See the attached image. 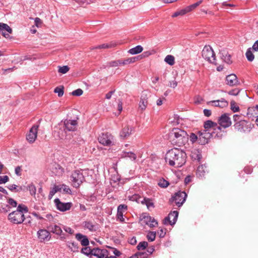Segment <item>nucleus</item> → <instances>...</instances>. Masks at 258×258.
I'll use <instances>...</instances> for the list:
<instances>
[{
  "instance_id": "1",
  "label": "nucleus",
  "mask_w": 258,
  "mask_h": 258,
  "mask_svg": "<svg viewBox=\"0 0 258 258\" xmlns=\"http://www.w3.org/2000/svg\"><path fill=\"white\" fill-rule=\"evenodd\" d=\"M165 159L169 165L180 167L186 162V154L183 150L175 148L166 153Z\"/></svg>"
},
{
  "instance_id": "2",
  "label": "nucleus",
  "mask_w": 258,
  "mask_h": 258,
  "mask_svg": "<svg viewBox=\"0 0 258 258\" xmlns=\"http://www.w3.org/2000/svg\"><path fill=\"white\" fill-rule=\"evenodd\" d=\"M169 136L172 144L179 147L185 145L189 139L186 132L179 128H173Z\"/></svg>"
},
{
  "instance_id": "3",
  "label": "nucleus",
  "mask_w": 258,
  "mask_h": 258,
  "mask_svg": "<svg viewBox=\"0 0 258 258\" xmlns=\"http://www.w3.org/2000/svg\"><path fill=\"white\" fill-rule=\"evenodd\" d=\"M28 212V207L24 204H19L16 210L11 212L8 216L10 222L14 224L22 223L25 219L24 214Z\"/></svg>"
},
{
  "instance_id": "4",
  "label": "nucleus",
  "mask_w": 258,
  "mask_h": 258,
  "mask_svg": "<svg viewBox=\"0 0 258 258\" xmlns=\"http://www.w3.org/2000/svg\"><path fill=\"white\" fill-rule=\"evenodd\" d=\"M204 131L214 132L216 134V136H218L219 137H222L223 135V133L220 126H219L216 122H214L212 120H208L205 121L204 122Z\"/></svg>"
},
{
  "instance_id": "5",
  "label": "nucleus",
  "mask_w": 258,
  "mask_h": 258,
  "mask_svg": "<svg viewBox=\"0 0 258 258\" xmlns=\"http://www.w3.org/2000/svg\"><path fill=\"white\" fill-rule=\"evenodd\" d=\"M199 138L198 142L199 144L201 145H205L207 144L209 140L211 138L221 139L222 137H219L218 136H216V134L214 132H210L206 131H201L198 132Z\"/></svg>"
},
{
  "instance_id": "6",
  "label": "nucleus",
  "mask_w": 258,
  "mask_h": 258,
  "mask_svg": "<svg viewBox=\"0 0 258 258\" xmlns=\"http://www.w3.org/2000/svg\"><path fill=\"white\" fill-rule=\"evenodd\" d=\"M202 53L203 57L205 60L210 63H213L215 65L217 64L216 62L215 54L211 46L206 45L204 47Z\"/></svg>"
},
{
  "instance_id": "7",
  "label": "nucleus",
  "mask_w": 258,
  "mask_h": 258,
  "mask_svg": "<svg viewBox=\"0 0 258 258\" xmlns=\"http://www.w3.org/2000/svg\"><path fill=\"white\" fill-rule=\"evenodd\" d=\"M71 180L74 187L76 188L79 187L85 180L82 171L81 170L74 171L71 175Z\"/></svg>"
},
{
  "instance_id": "8",
  "label": "nucleus",
  "mask_w": 258,
  "mask_h": 258,
  "mask_svg": "<svg viewBox=\"0 0 258 258\" xmlns=\"http://www.w3.org/2000/svg\"><path fill=\"white\" fill-rule=\"evenodd\" d=\"M186 197L187 195L185 192L179 191L171 197L169 200V202H174L177 206L180 207L185 202Z\"/></svg>"
},
{
  "instance_id": "9",
  "label": "nucleus",
  "mask_w": 258,
  "mask_h": 258,
  "mask_svg": "<svg viewBox=\"0 0 258 258\" xmlns=\"http://www.w3.org/2000/svg\"><path fill=\"white\" fill-rule=\"evenodd\" d=\"M235 128L241 133H248L253 125L245 120H241L234 124Z\"/></svg>"
},
{
  "instance_id": "10",
  "label": "nucleus",
  "mask_w": 258,
  "mask_h": 258,
  "mask_svg": "<svg viewBox=\"0 0 258 258\" xmlns=\"http://www.w3.org/2000/svg\"><path fill=\"white\" fill-rule=\"evenodd\" d=\"M142 224L149 226L150 228L156 227L158 222L156 220L147 213H143L140 217Z\"/></svg>"
},
{
  "instance_id": "11",
  "label": "nucleus",
  "mask_w": 258,
  "mask_h": 258,
  "mask_svg": "<svg viewBox=\"0 0 258 258\" xmlns=\"http://www.w3.org/2000/svg\"><path fill=\"white\" fill-rule=\"evenodd\" d=\"M150 96V92L147 91H144L142 92L139 103V108L142 112L144 111L147 108L148 104V99Z\"/></svg>"
},
{
  "instance_id": "12",
  "label": "nucleus",
  "mask_w": 258,
  "mask_h": 258,
  "mask_svg": "<svg viewBox=\"0 0 258 258\" xmlns=\"http://www.w3.org/2000/svg\"><path fill=\"white\" fill-rule=\"evenodd\" d=\"M98 141L104 146H110L113 145V137L109 133H103L98 138Z\"/></svg>"
},
{
  "instance_id": "13",
  "label": "nucleus",
  "mask_w": 258,
  "mask_h": 258,
  "mask_svg": "<svg viewBox=\"0 0 258 258\" xmlns=\"http://www.w3.org/2000/svg\"><path fill=\"white\" fill-rule=\"evenodd\" d=\"M92 254L97 258H117L113 256H108V249L94 248L92 249Z\"/></svg>"
},
{
  "instance_id": "14",
  "label": "nucleus",
  "mask_w": 258,
  "mask_h": 258,
  "mask_svg": "<svg viewBox=\"0 0 258 258\" xmlns=\"http://www.w3.org/2000/svg\"><path fill=\"white\" fill-rule=\"evenodd\" d=\"M39 125H34L26 135V139L30 143H33L36 140L37 137Z\"/></svg>"
},
{
  "instance_id": "15",
  "label": "nucleus",
  "mask_w": 258,
  "mask_h": 258,
  "mask_svg": "<svg viewBox=\"0 0 258 258\" xmlns=\"http://www.w3.org/2000/svg\"><path fill=\"white\" fill-rule=\"evenodd\" d=\"M219 126L224 128L229 127L231 125V121L230 118L229 117L228 114L224 113L220 116L218 120Z\"/></svg>"
},
{
  "instance_id": "16",
  "label": "nucleus",
  "mask_w": 258,
  "mask_h": 258,
  "mask_svg": "<svg viewBox=\"0 0 258 258\" xmlns=\"http://www.w3.org/2000/svg\"><path fill=\"white\" fill-rule=\"evenodd\" d=\"M54 203L56 209L61 212H64L69 210L72 206V203H62L58 198H56L54 200Z\"/></svg>"
},
{
  "instance_id": "17",
  "label": "nucleus",
  "mask_w": 258,
  "mask_h": 258,
  "mask_svg": "<svg viewBox=\"0 0 258 258\" xmlns=\"http://www.w3.org/2000/svg\"><path fill=\"white\" fill-rule=\"evenodd\" d=\"M178 216V212L177 211L171 212L168 216L165 218L163 223L165 225L170 224L173 225L175 224Z\"/></svg>"
},
{
  "instance_id": "18",
  "label": "nucleus",
  "mask_w": 258,
  "mask_h": 258,
  "mask_svg": "<svg viewBox=\"0 0 258 258\" xmlns=\"http://www.w3.org/2000/svg\"><path fill=\"white\" fill-rule=\"evenodd\" d=\"M53 136L57 139H63L66 136V131L62 124H59L54 127Z\"/></svg>"
},
{
  "instance_id": "19",
  "label": "nucleus",
  "mask_w": 258,
  "mask_h": 258,
  "mask_svg": "<svg viewBox=\"0 0 258 258\" xmlns=\"http://www.w3.org/2000/svg\"><path fill=\"white\" fill-rule=\"evenodd\" d=\"M37 235L40 242L48 241L51 238L49 230L40 229L37 232Z\"/></svg>"
},
{
  "instance_id": "20",
  "label": "nucleus",
  "mask_w": 258,
  "mask_h": 258,
  "mask_svg": "<svg viewBox=\"0 0 258 258\" xmlns=\"http://www.w3.org/2000/svg\"><path fill=\"white\" fill-rule=\"evenodd\" d=\"M77 123L76 120H65L62 125L66 131H74L77 129Z\"/></svg>"
},
{
  "instance_id": "21",
  "label": "nucleus",
  "mask_w": 258,
  "mask_h": 258,
  "mask_svg": "<svg viewBox=\"0 0 258 258\" xmlns=\"http://www.w3.org/2000/svg\"><path fill=\"white\" fill-rule=\"evenodd\" d=\"M134 132V128L132 126H125L120 132V137L123 139H126Z\"/></svg>"
},
{
  "instance_id": "22",
  "label": "nucleus",
  "mask_w": 258,
  "mask_h": 258,
  "mask_svg": "<svg viewBox=\"0 0 258 258\" xmlns=\"http://www.w3.org/2000/svg\"><path fill=\"white\" fill-rule=\"evenodd\" d=\"M208 105H211L213 106L219 107L220 108H224L227 107L228 105V102L225 99L221 98L220 100H213L208 102Z\"/></svg>"
},
{
  "instance_id": "23",
  "label": "nucleus",
  "mask_w": 258,
  "mask_h": 258,
  "mask_svg": "<svg viewBox=\"0 0 258 258\" xmlns=\"http://www.w3.org/2000/svg\"><path fill=\"white\" fill-rule=\"evenodd\" d=\"M12 33V29L7 24L0 23V33L6 38H8Z\"/></svg>"
},
{
  "instance_id": "24",
  "label": "nucleus",
  "mask_w": 258,
  "mask_h": 258,
  "mask_svg": "<svg viewBox=\"0 0 258 258\" xmlns=\"http://www.w3.org/2000/svg\"><path fill=\"white\" fill-rule=\"evenodd\" d=\"M226 84L230 86H236L239 84L237 76L233 74L228 75L226 78Z\"/></svg>"
},
{
  "instance_id": "25",
  "label": "nucleus",
  "mask_w": 258,
  "mask_h": 258,
  "mask_svg": "<svg viewBox=\"0 0 258 258\" xmlns=\"http://www.w3.org/2000/svg\"><path fill=\"white\" fill-rule=\"evenodd\" d=\"M220 54V57L223 61L228 64L232 63L231 56L226 50H221Z\"/></svg>"
},
{
  "instance_id": "26",
  "label": "nucleus",
  "mask_w": 258,
  "mask_h": 258,
  "mask_svg": "<svg viewBox=\"0 0 258 258\" xmlns=\"http://www.w3.org/2000/svg\"><path fill=\"white\" fill-rule=\"evenodd\" d=\"M47 229L49 230V231L53 233H54L57 235H61L62 233V231L61 227L57 225L53 224H50L47 227Z\"/></svg>"
},
{
  "instance_id": "27",
  "label": "nucleus",
  "mask_w": 258,
  "mask_h": 258,
  "mask_svg": "<svg viewBox=\"0 0 258 258\" xmlns=\"http://www.w3.org/2000/svg\"><path fill=\"white\" fill-rule=\"evenodd\" d=\"M208 170L206 164H202L198 166L197 170V175L200 178L205 177L206 173L208 172Z\"/></svg>"
},
{
  "instance_id": "28",
  "label": "nucleus",
  "mask_w": 258,
  "mask_h": 258,
  "mask_svg": "<svg viewBox=\"0 0 258 258\" xmlns=\"http://www.w3.org/2000/svg\"><path fill=\"white\" fill-rule=\"evenodd\" d=\"M75 237L77 240L80 241L82 245L86 246L89 244V239L86 235L78 233L76 234Z\"/></svg>"
},
{
  "instance_id": "29",
  "label": "nucleus",
  "mask_w": 258,
  "mask_h": 258,
  "mask_svg": "<svg viewBox=\"0 0 258 258\" xmlns=\"http://www.w3.org/2000/svg\"><path fill=\"white\" fill-rule=\"evenodd\" d=\"M247 111V115L249 117H256L255 122L258 125V105L255 108H248Z\"/></svg>"
},
{
  "instance_id": "30",
  "label": "nucleus",
  "mask_w": 258,
  "mask_h": 258,
  "mask_svg": "<svg viewBox=\"0 0 258 258\" xmlns=\"http://www.w3.org/2000/svg\"><path fill=\"white\" fill-rule=\"evenodd\" d=\"M67 246L73 252H78L79 251V245L78 243L74 241H69L67 242Z\"/></svg>"
},
{
  "instance_id": "31",
  "label": "nucleus",
  "mask_w": 258,
  "mask_h": 258,
  "mask_svg": "<svg viewBox=\"0 0 258 258\" xmlns=\"http://www.w3.org/2000/svg\"><path fill=\"white\" fill-rule=\"evenodd\" d=\"M121 156L123 158H128L132 161L137 159V155L132 152H123Z\"/></svg>"
},
{
  "instance_id": "32",
  "label": "nucleus",
  "mask_w": 258,
  "mask_h": 258,
  "mask_svg": "<svg viewBox=\"0 0 258 258\" xmlns=\"http://www.w3.org/2000/svg\"><path fill=\"white\" fill-rule=\"evenodd\" d=\"M137 58L136 57H132L125 59H120V65L124 66L135 62Z\"/></svg>"
},
{
  "instance_id": "33",
  "label": "nucleus",
  "mask_w": 258,
  "mask_h": 258,
  "mask_svg": "<svg viewBox=\"0 0 258 258\" xmlns=\"http://www.w3.org/2000/svg\"><path fill=\"white\" fill-rule=\"evenodd\" d=\"M143 50V48L141 45H137L136 47L130 49L128 52L129 53L134 55L141 52Z\"/></svg>"
},
{
  "instance_id": "34",
  "label": "nucleus",
  "mask_w": 258,
  "mask_h": 258,
  "mask_svg": "<svg viewBox=\"0 0 258 258\" xmlns=\"http://www.w3.org/2000/svg\"><path fill=\"white\" fill-rule=\"evenodd\" d=\"M141 203L143 205H146L148 209H150L151 208H153L154 207V203L150 199L145 198L141 201Z\"/></svg>"
},
{
  "instance_id": "35",
  "label": "nucleus",
  "mask_w": 258,
  "mask_h": 258,
  "mask_svg": "<svg viewBox=\"0 0 258 258\" xmlns=\"http://www.w3.org/2000/svg\"><path fill=\"white\" fill-rule=\"evenodd\" d=\"M83 226L85 228L88 229L90 231H96V226L91 221H85L83 223Z\"/></svg>"
},
{
  "instance_id": "36",
  "label": "nucleus",
  "mask_w": 258,
  "mask_h": 258,
  "mask_svg": "<svg viewBox=\"0 0 258 258\" xmlns=\"http://www.w3.org/2000/svg\"><path fill=\"white\" fill-rule=\"evenodd\" d=\"M61 189V188L59 185H54L49 192L48 196V199L49 200L51 199L55 194L60 190Z\"/></svg>"
},
{
  "instance_id": "37",
  "label": "nucleus",
  "mask_w": 258,
  "mask_h": 258,
  "mask_svg": "<svg viewBox=\"0 0 258 258\" xmlns=\"http://www.w3.org/2000/svg\"><path fill=\"white\" fill-rule=\"evenodd\" d=\"M108 256H113L112 254H113L115 255L114 256L116 257L121 254V252L117 249L109 246L108 247Z\"/></svg>"
},
{
  "instance_id": "38",
  "label": "nucleus",
  "mask_w": 258,
  "mask_h": 258,
  "mask_svg": "<svg viewBox=\"0 0 258 258\" xmlns=\"http://www.w3.org/2000/svg\"><path fill=\"white\" fill-rule=\"evenodd\" d=\"M191 157L194 160H197L198 162H200L202 158V155L200 152L196 150L191 152Z\"/></svg>"
},
{
  "instance_id": "39",
  "label": "nucleus",
  "mask_w": 258,
  "mask_h": 258,
  "mask_svg": "<svg viewBox=\"0 0 258 258\" xmlns=\"http://www.w3.org/2000/svg\"><path fill=\"white\" fill-rule=\"evenodd\" d=\"M8 188L12 191L19 192L22 190L21 186H19L15 184H10L7 186Z\"/></svg>"
},
{
  "instance_id": "40",
  "label": "nucleus",
  "mask_w": 258,
  "mask_h": 258,
  "mask_svg": "<svg viewBox=\"0 0 258 258\" xmlns=\"http://www.w3.org/2000/svg\"><path fill=\"white\" fill-rule=\"evenodd\" d=\"M164 61L170 66H173L175 63V58L173 55H167L165 57Z\"/></svg>"
},
{
  "instance_id": "41",
  "label": "nucleus",
  "mask_w": 258,
  "mask_h": 258,
  "mask_svg": "<svg viewBox=\"0 0 258 258\" xmlns=\"http://www.w3.org/2000/svg\"><path fill=\"white\" fill-rule=\"evenodd\" d=\"M72 143L74 145V148H75L84 144V141L81 137H78L76 140L74 139L72 141Z\"/></svg>"
},
{
  "instance_id": "42",
  "label": "nucleus",
  "mask_w": 258,
  "mask_h": 258,
  "mask_svg": "<svg viewBox=\"0 0 258 258\" xmlns=\"http://www.w3.org/2000/svg\"><path fill=\"white\" fill-rule=\"evenodd\" d=\"M81 252L86 255H90V257H91L93 256L92 249H91L89 247H85L82 248L81 249Z\"/></svg>"
},
{
  "instance_id": "43",
  "label": "nucleus",
  "mask_w": 258,
  "mask_h": 258,
  "mask_svg": "<svg viewBox=\"0 0 258 258\" xmlns=\"http://www.w3.org/2000/svg\"><path fill=\"white\" fill-rule=\"evenodd\" d=\"M27 189L29 191L31 196H35L36 192V188L33 184H30L27 187Z\"/></svg>"
},
{
  "instance_id": "44",
  "label": "nucleus",
  "mask_w": 258,
  "mask_h": 258,
  "mask_svg": "<svg viewBox=\"0 0 258 258\" xmlns=\"http://www.w3.org/2000/svg\"><path fill=\"white\" fill-rule=\"evenodd\" d=\"M245 55H246V57L248 61H252L253 60V59L254 58V56L253 54L252 53L250 48H248L247 50Z\"/></svg>"
},
{
  "instance_id": "45",
  "label": "nucleus",
  "mask_w": 258,
  "mask_h": 258,
  "mask_svg": "<svg viewBox=\"0 0 258 258\" xmlns=\"http://www.w3.org/2000/svg\"><path fill=\"white\" fill-rule=\"evenodd\" d=\"M7 205H8V206L9 207H11V209L12 208H16L17 207V202H16V201H15V200H14L12 198H9L8 200H7Z\"/></svg>"
},
{
  "instance_id": "46",
  "label": "nucleus",
  "mask_w": 258,
  "mask_h": 258,
  "mask_svg": "<svg viewBox=\"0 0 258 258\" xmlns=\"http://www.w3.org/2000/svg\"><path fill=\"white\" fill-rule=\"evenodd\" d=\"M158 185L162 188H166L169 185V182L162 178L159 180Z\"/></svg>"
},
{
  "instance_id": "47",
  "label": "nucleus",
  "mask_w": 258,
  "mask_h": 258,
  "mask_svg": "<svg viewBox=\"0 0 258 258\" xmlns=\"http://www.w3.org/2000/svg\"><path fill=\"white\" fill-rule=\"evenodd\" d=\"M64 88L63 86L57 87L54 90V92L57 94L58 97H61L63 96L64 91Z\"/></svg>"
},
{
  "instance_id": "48",
  "label": "nucleus",
  "mask_w": 258,
  "mask_h": 258,
  "mask_svg": "<svg viewBox=\"0 0 258 258\" xmlns=\"http://www.w3.org/2000/svg\"><path fill=\"white\" fill-rule=\"evenodd\" d=\"M156 235V232L150 231L148 232L147 237L149 241H153L155 239Z\"/></svg>"
},
{
  "instance_id": "49",
  "label": "nucleus",
  "mask_w": 258,
  "mask_h": 258,
  "mask_svg": "<svg viewBox=\"0 0 258 258\" xmlns=\"http://www.w3.org/2000/svg\"><path fill=\"white\" fill-rule=\"evenodd\" d=\"M148 244L147 242L142 241L138 244L137 248L139 250H144L148 246Z\"/></svg>"
},
{
  "instance_id": "50",
  "label": "nucleus",
  "mask_w": 258,
  "mask_h": 258,
  "mask_svg": "<svg viewBox=\"0 0 258 258\" xmlns=\"http://www.w3.org/2000/svg\"><path fill=\"white\" fill-rule=\"evenodd\" d=\"M231 109L234 112H238L239 110V107L236 104L234 101H231L230 102Z\"/></svg>"
},
{
  "instance_id": "51",
  "label": "nucleus",
  "mask_w": 258,
  "mask_h": 258,
  "mask_svg": "<svg viewBox=\"0 0 258 258\" xmlns=\"http://www.w3.org/2000/svg\"><path fill=\"white\" fill-rule=\"evenodd\" d=\"M70 70V68L68 66H63L59 67L58 72L61 74L67 73Z\"/></svg>"
},
{
  "instance_id": "52",
  "label": "nucleus",
  "mask_w": 258,
  "mask_h": 258,
  "mask_svg": "<svg viewBox=\"0 0 258 258\" xmlns=\"http://www.w3.org/2000/svg\"><path fill=\"white\" fill-rule=\"evenodd\" d=\"M240 90V89L235 88L228 92V94L230 95L237 96L239 93Z\"/></svg>"
},
{
  "instance_id": "53",
  "label": "nucleus",
  "mask_w": 258,
  "mask_h": 258,
  "mask_svg": "<svg viewBox=\"0 0 258 258\" xmlns=\"http://www.w3.org/2000/svg\"><path fill=\"white\" fill-rule=\"evenodd\" d=\"M83 91L81 89H78L73 91L71 94L73 96H80L83 94Z\"/></svg>"
},
{
  "instance_id": "54",
  "label": "nucleus",
  "mask_w": 258,
  "mask_h": 258,
  "mask_svg": "<svg viewBox=\"0 0 258 258\" xmlns=\"http://www.w3.org/2000/svg\"><path fill=\"white\" fill-rule=\"evenodd\" d=\"M199 136H198L194 133H191L189 136L190 141L192 143L196 142L197 141H198Z\"/></svg>"
},
{
  "instance_id": "55",
  "label": "nucleus",
  "mask_w": 258,
  "mask_h": 258,
  "mask_svg": "<svg viewBox=\"0 0 258 258\" xmlns=\"http://www.w3.org/2000/svg\"><path fill=\"white\" fill-rule=\"evenodd\" d=\"M137 253L139 258H149V255L146 252H138Z\"/></svg>"
},
{
  "instance_id": "56",
  "label": "nucleus",
  "mask_w": 258,
  "mask_h": 258,
  "mask_svg": "<svg viewBox=\"0 0 258 258\" xmlns=\"http://www.w3.org/2000/svg\"><path fill=\"white\" fill-rule=\"evenodd\" d=\"M108 65L109 67H117L118 66H120V59L117 60L110 61L108 63Z\"/></svg>"
},
{
  "instance_id": "57",
  "label": "nucleus",
  "mask_w": 258,
  "mask_h": 258,
  "mask_svg": "<svg viewBox=\"0 0 258 258\" xmlns=\"http://www.w3.org/2000/svg\"><path fill=\"white\" fill-rule=\"evenodd\" d=\"M127 206L124 204L119 205L117 207V211L118 212H123V213L127 210Z\"/></svg>"
},
{
  "instance_id": "58",
  "label": "nucleus",
  "mask_w": 258,
  "mask_h": 258,
  "mask_svg": "<svg viewBox=\"0 0 258 258\" xmlns=\"http://www.w3.org/2000/svg\"><path fill=\"white\" fill-rule=\"evenodd\" d=\"M9 179L7 175L0 176V184H4L8 181Z\"/></svg>"
},
{
  "instance_id": "59",
  "label": "nucleus",
  "mask_w": 258,
  "mask_h": 258,
  "mask_svg": "<svg viewBox=\"0 0 258 258\" xmlns=\"http://www.w3.org/2000/svg\"><path fill=\"white\" fill-rule=\"evenodd\" d=\"M11 211V207H9L7 204L4 207H2L1 209V211L2 213H7Z\"/></svg>"
},
{
  "instance_id": "60",
  "label": "nucleus",
  "mask_w": 258,
  "mask_h": 258,
  "mask_svg": "<svg viewBox=\"0 0 258 258\" xmlns=\"http://www.w3.org/2000/svg\"><path fill=\"white\" fill-rule=\"evenodd\" d=\"M123 212H118V211H117V218L121 222H123L124 220V219L123 218Z\"/></svg>"
},
{
  "instance_id": "61",
  "label": "nucleus",
  "mask_w": 258,
  "mask_h": 258,
  "mask_svg": "<svg viewBox=\"0 0 258 258\" xmlns=\"http://www.w3.org/2000/svg\"><path fill=\"white\" fill-rule=\"evenodd\" d=\"M110 47V46L106 44H103L101 45H98L95 47H94L93 49H104Z\"/></svg>"
},
{
  "instance_id": "62",
  "label": "nucleus",
  "mask_w": 258,
  "mask_h": 258,
  "mask_svg": "<svg viewBox=\"0 0 258 258\" xmlns=\"http://www.w3.org/2000/svg\"><path fill=\"white\" fill-rule=\"evenodd\" d=\"M189 8H188V7H187L185 9H182L180 11H179L178 12L179 13V15L182 16V15L185 14L186 13H187L188 12H189Z\"/></svg>"
},
{
  "instance_id": "63",
  "label": "nucleus",
  "mask_w": 258,
  "mask_h": 258,
  "mask_svg": "<svg viewBox=\"0 0 258 258\" xmlns=\"http://www.w3.org/2000/svg\"><path fill=\"white\" fill-rule=\"evenodd\" d=\"M63 229L66 232H68L71 234H73L74 232V230H73L71 228L69 227H64L63 228Z\"/></svg>"
},
{
  "instance_id": "64",
  "label": "nucleus",
  "mask_w": 258,
  "mask_h": 258,
  "mask_svg": "<svg viewBox=\"0 0 258 258\" xmlns=\"http://www.w3.org/2000/svg\"><path fill=\"white\" fill-rule=\"evenodd\" d=\"M128 242L132 245H135L137 243V240L135 237H131L128 239Z\"/></svg>"
}]
</instances>
